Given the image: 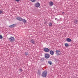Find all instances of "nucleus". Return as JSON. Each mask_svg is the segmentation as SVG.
<instances>
[{
	"mask_svg": "<svg viewBox=\"0 0 78 78\" xmlns=\"http://www.w3.org/2000/svg\"><path fill=\"white\" fill-rule=\"evenodd\" d=\"M65 45L66 47H68L69 46L68 43H65Z\"/></svg>",
	"mask_w": 78,
	"mask_h": 78,
	"instance_id": "obj_17",
	"label": "nucleus"
},
{
	"mask_svg": "<svg viewBox=\"0 0 78 78\" xmlns=\"http://www.w3.org/2000/svg\"><path fill=\"white\" fill-rule=\"evenodd\" d=\"M3 13V11L1 10H0V14H2Z\"/></svg>",
	"mask_w": 78,
	"mask_h": 78,
	"instance_id": "obj_21",
	"label": "nucleus"
},
{
	"mask_svg": "<svg viewBox=\"0 0 78 78\" xmlns=\"http://www.w3.org/2000/svg\"><path fill=\"white\" fill-rule=\"evenodd\" d=\"M15 1L17 2H19L20 1V0H15Z\"/></svg>",
	"mask_w": 78,
	"mask_h": 78,
	"instance_id": "obj_24",
	"label": "nucleus"
},
{
	"mask_svg": "<svg viewBox=\"0 0 78 78\" xmlns=\"http://www.w3.org/2000/svg\"><path fill=\"white\" fill-rule=\"evenodd\" d=\"M3 37L2 35H0V39H2L3 38Z\"/></svg>",
	"mask_w": 78,
	"mask_h": 78,
	"instance_id": "obj_20",
	"label": "nucleus"
},
{
	"mask_svg": "<svg viewBox=\"0 0 78 78\" xmlns=\"http://www.w3.org/2000/svg\"><path fill=\"white\" fill-rule=\"evenodd\" d=\"M54 4V3L52 1H50L49 3V5L50 6H52Z\"/></svg>",
	"mask_w": 78,
	"mask_h": 78,
	"instance_id": "obj_9",
	"label": "nucleus"
},
{
	"mask_svg": "<svg viewBox=\"0 0 78 78\" xmlns=\"http://www.w3.org/2000/svg\"><path fill=\"white\" fill-rule=\"evenodd\" d=\"M78 23V20H75L74 21V23Z\"/></svg>",
	"mask_w": 78,
	"mask_h": 78,
	"instance_id": "obj_19",
	"label": "nucleus"
},
{
	"mask_svg": "<svg viewBox=\"0 0 78 78\" xmlns=\"http://www.w3.org/2000/svg\"><path fill=\"white\" fill-rule=\"evenodd\" d=\"M16 24H13L12 25L9 26V27L10 28H13L16 26Z\"/></svg>",
	"mask_w": 78,
	"mask_h": 78,
	"instance_id": "obj_8",
	"label": "nucleus"
},
{
	"mask_svg": "<svg viewBox=\"0 0 78 78\" xmlns=\"http://www.w3.org/2000/svg\"><path fill=\"white\" fill-rule=\"evenodd\" d=\"M62 14H64V12H62Z\"/></svg>",
	"mask_w": 78,
	"mask_h": 78,
	"instance_id": "obj_25",
	"label": "nucleus"
},
{
	"mask_svg": "<svg viewBox=\"0 0 78 78\" xmlns=\"http://www.w3.org/2000/svg\"><path fill=\"white\" fill-rule=\"evenodd\" d=\"M30 42L33 44H35V42L34 40H31Z\"/></svg>",
	"mask_w": 78,
	"mask_h": 78,
	"instance_id": "obj_14",
	"label": "nucleus"
},
{
	"mask_svg": "<svg viewBox=\"0 0 78 78\" xmlns=\"http://www.w3.org/2000/svg\"><path fill=\"white\" fill-rule=\"evenodd\" d=\"M44 50L45 52H49V49L47 48H45L44 49Z\"/></svg>",
	"mask_w": 78,
	"mask_h": 78,
	"instance_id": "obj_5",
	"label": "nucleus"
},
{
	"mask_svg": "<svg viewBox=\"0 0 78 78\" xmlns=\"http://www.w3.org/2000/svg\"><path fill=\"white\" fill-rule=\"evenodd\" d=\"M37 74L38 75H41V71H40V70H38V73H37Z\"/></svg>",
	"mask_w": 78,
	"mask_h": 78,
	"instance_id": "obj_15",
	"label": "nucleus"
},
{
	"mask_svg": "<svg viewBox=\"0 0 78 78\" xmlns=\"http://www.w3.org/2000/svg\"><path fill=\"white\" fill-rule=\"evenodd\" d=\"M19 70L20 72H22L23 71V70L22 69H20Z\"/></svg>",
	"mask_w": 78,
	"mask_h": 78,
	"instance_id": "obj_23",
	"label": "nucleus"
},
{
	"mask_svg": "<svg viewBox=\"0 0 78 78\" xmlns=\"http://www.w3.org/2000/svg\"><path fill=\"white\" fill-rule=\"evenodd\" d=\"M55 20H56V18H55Z\"/></svg>",
	"mask_w": 78,
	"mask_h": 78,
	"instance_id": "obj_26",
	"label": "nucleus"
},
{
	"mask_svg": "<svg viewBox=\"0 0 78 78\" xmlns=\"http://www.w3.org/2000/svg\"><path fill=\"white\" fill-rule=\"evenodd\" d=\"M48 72L47 71H44L42 73L41 76L45 77L47 76Z\"/></svg>",
	"mask_w": 78,
	"mask_h": 78,
	"instance_id": "obj_1",
	"label": "nucleus"
},
{
	"mask_svg": "<svg viewBox=\"0 0 78 78\" xmlns=\"http://www.w3.org/2000/svg\"><path fill=\"white\" fill-rule=\"evenodd\" d=\"M50 57V56L49 55L47 54H45V58H46V59H48V58H49Z\"/></svg>",
	"mask_w": 78,
	"mask_h": 78,
	"instance_id": "obj_7",
	"label": "nucleus"
},
{
	"mask_svg": "<svg viewBox=\"0 0 78 78\" xmlns=\"http://www.w3.org/2000/svg\"><path fill=\"white\" fill-rule=\"evenodd\" d=\"M40 3L39 2H36L34 6L37 8H39L40 7Z\"/></svg>",
	"mask_w": 78,
	"mask_h": 78,
	"instance_id": "obj_3",
	"label": "nucleus"
},
{
	"mask_svg": "<svg viewBox=\"0 0 78 78\" xmlns=\"http://www.w3.org/2000/svg\"><path fill=\"white\" fill-rule=\"evenodd\" d=\"M56 55L58 56L60 55V54H59V53H60V51H58V50H56Z\"/></svg>",
	"mask_w": 78,
	"mask_h": 78,
	"instance_id": "obj_6",
	"label": "nucleus"
},
{
	"mask_svg": "<svg viewBox=\"0 0 78 78\" xmlns=\"http://www.w3.org/2000/svg\"><path fill=\"white\" fill-rule=\"evenodd\" d=\"M60 54H61V52H60Z\"/></svg>",
	"mask_w": 78,
	"mask_h": 78,
	"instance_id": "obj_27",
	"label": "nucleus"
},
{
	"mask_svg": "<svg viewBox=\"0 0 78 78\" xmlns=\"http://www.w3.org/2000/svg\"><path fill=\"white\" fill-rule=\"evenodd\" d=\"M24 23H27V21L25 19H22Z\"/></svg>",
	"mask_w": 78,
	"mask_h": 78,
	"instance_id": "obj_11",
	"label": "nucleus"
},
{
	"mask_svg": "<svg viewBox=\"0 0 78 78\" xmlns=\"http://www.w3.org/2000/svg\"><path fill=\"white\" fill-rule=\"evenodd\" d=\"M28 52H26L25 53V55H28Z\"/></svg>",
	"mask_w": 78,
	"mask_h": 78,
	"instance_id": "obj_22",
	"label": "nucleus"
},
{
	"mask_svg": "<svg viewBox=\"0 0 78 78\" xmlns=\"http://www.w3.org/2000/svg\"><path fill=\"white\" fill-rule=\"evenodd\" d=\"M30 1L32 2H35L36 0H30Z\"/></svg>",
	"mask_w": 78,
	"mask_h": 78,
	"instance_id": "obj_18",
	"label": "nucleus"
},
{
	"mask_svg": "<svg viewBox=\"0 0 78 78\" xmlns=\"http://www.w3.org/2000/svg\"><path fill=\"white\" fill-rule=\"evenodd\" d=\"M48 64H49L50 65H52V62L50 61H48Z\"/></svg>",
	"mask_w": 78,
	"mask_h": 78,
	"instance_id": "obj_13",
	"label": "nucleus"
},
{
	"mask_svg": "<svg viewBox=\"0 0 78 78\" xmlns=\"http://www.w3.org/2000/svg\"><path fill=\"white\" fill-rule=\"evenodd\" d=\"M48 25H49V26L50 27H51L52 25L51 23H49L48 24Z\"/></svg>",
	"mask_w": 78,
	"mask_h": 78,
	"instance_id": "obj_16",
	"label": "nucleus"
},
{
	"mask_svg": "<svg viewBox=\"0 0 78 78\" xmlns=\"http://www.w3.org/2000/svg\"><path fill=\"white\" fill-rule=\"evenodd\" d=\"M54 52L53 51L51 50L50 52V53L51 54V55H53L54 54Z\"/></svg>",
	"mask_w": 78,
	"mask_h": 78,
	"instance_id": "obj_10",
	"label": "nucleus"
},
{
	"mask_svg": "<svg viewBox=\"0 0 78 78\" xmlns=\"http://www.w3.org/2000/svg\"><path fill=\"white\" fill-rule=\"evenodd\" d=\"M66 41H67L68 42H70L72 41L71 40V39H70V38H67V39H66Z\"/></svg>",
	"mask_w": 78,
	"mask_h": 78,
	"instance_id": "obj_12",
	"label": "nucleus"
},
{
	"mask_svg": "<svg viewBox=\"0 0 78 78\" xmlns=\"http://www.w3.org/2000/svg\"><path fill=\"white\" fill-rule=\"evenodd\" d=\"M9 40L10 42H14L15 41V39L14 37H10L9 38Z\"/></svg>",
	"mask_w": 78,
	"mask_h": 78,
	"instance_id": "obj_2",
	"label": "nucleus"
},
{
	"mask_svg": "<svg viewBox=\"0 0 78 78\" xmlns=\"http://www.w3.org/2000/svg\"><path fill=\"white\" fill-rule=\"evenodd\" d=\"M16 19L17 20L20 21H21L23 20V18L20 16L17 17Z\"/></svg>",
	"mask_w": 78,
	"mask_h": 78,
	"instance_id": "obj_4",
	"label": "nucleus"
}]
</instances>
